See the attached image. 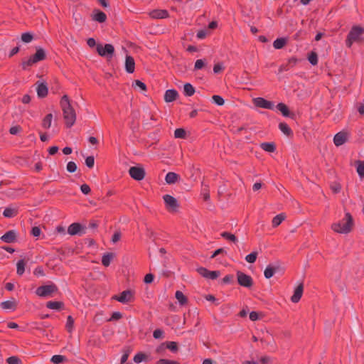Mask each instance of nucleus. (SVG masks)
Here are the masks:
<instances>
[{
	"instance_id": "obj_1",
	"label": "nucleus",
	"mask_w": 364,
	"mask_h": 364,
	"mask_svg": "<svg viewBox=\"0 0 364 364\" xmlns=\"http://www.w3.org/2000/svg\"><path fill=\"white\" fill-rule=\"evenodd\" d=\"M60 105L63 111V119L68 127H71L75 122L76 113L71 105L70 100L68 95H65L62 97Z\"/></svg>"
},
{
	"instance_id": "obj_2",
	"label": "nucleus",
	"mask_w": 364,
	"mask_h": 364,
	"mask_svg": "<svg viewBox=\"0 0 364 364\" xmlns=\"http://www.w3.org/2000/svg\"><path fill=\"white\" fill-rule=\"evenodd\" d=\"M354 226V221L349 213L345 214V217L338 222L331 225V229L340 234H348L350 232Z\"/></svg>"
},
{
	"instance_id": "obj_3",
	"label": "nucleus",
	"mask_w": 364,
	"mask_h": 364,
	"mask_svg": "<svg viewBox=\"0 0 364 364\" xmlns=\"http://www.w3.org/2000/svg\"><path fill=\"white\" fill-rule=\"evenodd\" d=\"M364 33V28L360 26H353L348 33L346 45L350 48L354 42L360 40V36Z\"/></svg>"
},
{
	"instance_id": "obj_4",
	"label": "nucleus",
	"mask_w": 364,
	"mask_h": 364,
	"mask_svg": "<svg viewBox=\"0 0 364 364\" xmlns=\"http://www.w3.org/2000/svg\"><path fill=\"white\" fill-rule=\"evenodd\" d=\"M46 58V53L43 48L38 47L36 48L35 54L31 55L28 59L23 60L22 61V65L23 68L30 67L33 65L35 63L42 61Z\"/></svg>"
},
{
	"instance_id": "obj_5",
	"label": "nucleus",
	"mask_w": 364,
	"mask_h": 364,
	"mask_svg": "<svg viewBox=\"0 0 364 364\" xmlns=\"http://www.w3.org/2000/svg\"><path fill=\"white\" fill-rule=\"evenodd\" d=\"M97 53L102 57H106L107 59L112 58L114 53V48L113 45L107 43L103 46L102 43L97 45Z\"/></svg>"
},
{
	"instance_id": "obj_6",
	"label": "nucleus",
	"mask_w": 364,
	"mask_h": 364,
	"mask_svg": "<svg viewBox=\"0 0 364 364\" xmlns=\"http://www.w3.org/2000/svg\"><path fill=\"white\" fill-rule=\"evenodd\" d=\"M58 287L54 284L44 285L39 287L36 293L38 296L41 297H50L52 296L53 294L57 292Z\"/></svg>"
},
{
	"instance_id": "obj_7",
	"label": "nucleus",
	"mask_w": 364,
	"mask_h": 364,
	"mask_svg": "<svg viewBox=\"0 0 364 364\" xmlns=\"http://www.w3.org/2000/svg\"><path fill=\"white\" fill-rule=\"evenodd\" d=\"M68 233L70 235H83L86 233V227L78 223H74L68 228Z\"/></svg>"
},
{
	"instance_id": "obj_8",
	"label": "nucleus",
	"mask_w": 364,
	"mask_h": 364,
	"mask_svg": "<svg viewBox=\"0 0 364 364\" xmlns=\"http://www.w3.org/2000/svg\"><path fill=\"white\" fill-rule=\"evenodd\" d=\"M237 279L240 285L250 288L253 284V280L252 277L242 272H237Z\"/></svg>"
},
{
	"instance_id": "obj_9",
	"label": "nucleus",
	"mask_w": 364,
	"mask_h": 364,
	"mask_svg": "<svg viewBox=\"0 0 364 364\" xmlns=\"http://www.w3.org/2000/svg\"><path fill=\"white\" fill-rule=\"evenodd\" d=\"M163 198L168 211L175 212L177 210L178 203L175 198L170 195H164Z\"/></svg>"
},
{
	"instance_id": "obj_10",
	"label": "nucleus",
	"mask_w": 364,
	"mask_h": 364,
	"mask_svg": "<svg viewBox=\"0 0 364 364\" xmlns=\"http://www.w3.org/2000/svg\"><path fill=\"white\" fill-rule=\"evenodd\" d=\"M129 173L132 178L136 181H141L144 178L145 171L141 167L132 166L129 168Z\"/></svg>"
},
{
	"instance_id": "obj_11",
	"label": "nucleus",
	"mask_w": 364,
	"mask_h": 364,
	"mask_svg": "<svg viewBox=\"0 0 364 364\" xmlns=\"http://www.w3.org/2000/svg\"><path fill=\"white\" fill-rule=\"evenodd\" d=\"M254 105L256 107L268 109H273L274 107V105L273 102L266 100L265 99L262 97H256L252 100Z\"/></svg>"
},
{
	"instance_id": "obj_12",
	"label": "nucleus",
	"mask_w": 364,
	"mask_h": 364,
	"mask_svg": "<svg viewBox=\"0 0 364 364\" xmlns=\"http://www.w3.org/2000/svg\"><path fill=\"white\" fill-rule=\"evenodd\" d=\"M197 272L203 277L210 279H215L220 275L219 271H209L204 267L198 268Z\"/></svg>"
},
{
	"instance_id": "obj_13",
	"label": "nucleus",
	"mask_w": 364,
	"mask_h": 364,
	"mask_svg": "<svg viewBox=\"0 0 364 364\" xmlns=\"http://www.w3.org/2000/svg\"><path fill=\"white\" fill-rule=\"evenodd\" d=\"M113 298L121 303L126 304L132 301L133 294L132 291L126 290L122 291L119 296L116 295Z\"/></svg>"
},
{
	"instance_id": "obj_14",
	"label": "nucleus",
	"mask_w": 364,
	"mask_h": 364,
	"mask_svg": "<svg viewBox=\"0 0 364 364\" xmlns=\"http://www.w3.org/2000/svg\"><path fill=\"white\" fill-rule=\"evenodd\" d=\"M348 136L347 132H340L337 133L333 138L335 145L337 146L343 145L347 141Z\"/></svg>"
},
{
	"instance_id": "obj_15",
	"label": "nucleus",
	"mask_w": 364,
	"mask_h": 364,
	"mask_svg": "<svg viewBox=\"0 0 364 364\" xmlns=\"http://www.w3.org/2000/svg\"><path fill=\"white\" fill-rule=\"evenodd\" d=\"M149 16L154 19L166 18L168 17V12L165 9H155L149 13Z\"/></svg>"
},
{
	"instance_id": "obj_16",
	"label": "nucleus",
	"mask_w": 364,
	"mask_h": 364,
	"mask_svg": "<svg viewBox=\"0 0 364 364\" xmlns=\"http://www.w3.org/2000/svg\"><path fill=\"white\" fill-rule=\"evenodd\" d=\"M73 18L75 24L78 26H83L85 23V17L77 7H75L73 11Z\"/></svg>"
},
{
	"instance_id": "obj_17",
	"label": "nucleus",
	"mask_w": 364,
	"mask_h": 364,
	"mask_svg": "<svg viewBox=\"0 0 364 364\" xmlns=\"http://www.w3.org/2000/svg\"><path fill=\"white\" fill-rule=\"evenodd\" d=\"M107 17L105 12L100 9H94L92 14V19L99 23H104L106 21Z\"/></svg>"
},
{
	"instance_id": "obj_18",
	"label": "nucleus",
	"mask_w": 364,
	"mask_h": 364,
	"mask_svg": "<svg viewBox=\"0 0 364 364\" xmlns=\"http://www.w3.org/2000/svg\"><path fill=\"white\" fill-rule=\"evenodd\" d=\"M304 287L302 284H300L296 287V288L294 290V294L292 295L291 300L294 303H297L303 294Z\"/></svg>"
},
{
	"instance_id": "obj_19",
	"label": "nucleus",
	"mask_w": 364,
	"mask_h": 364,
	"mask_svg": "<svg viewBox=\"0 0 364 364\" xmlns=\"http://www.w3.org/2000/svg\"><path fill=\"white\" fill-rule=\"evenodd\" d=\"M178 96V93L176 90H168L164 94V100L166 102H171L174 101Z\"/></svg>"
},
{
	"instance_id": "obj_20",
	"label": "nucleus",
	"mask_w": 364,
	"mask_h": 364,
	"mask_svg": "<svg viewBox=\"0 0 364 364\" xmlns=\"http://www.w3.org/2000/svg\"><path fill=\"white\" fill-rule=\"evenodd\" d=\"M1 307L5 310H14L16 307V301L15 299L8 300L1 303Z\"/></svg>"
},
{
	"instance_id": "obj_21",
	"label": "nucleus",
	"mask_w": 364,
	"mask_h": 364,
	"mask_svg": "<svg viewBox=\"0 0 364 364\" xmlns=\"http://www.w3.org/2000/svg\"><path fill=\"white\" fill-rule=\"evenodd\" d=\"M180 178L179 175L174 172H168L165 177V181L168 184H173Z\"/></svg>"
},
{
	"instance_id": "obj_22",
	"label": "nucleus",
	"mask_w": 364,
	"mask_h": 364,
	"mask_svg": "<svg viewBox=\"0 0 364 364\" xmlns=\"http://www.w3.org/2000/svg\"><path fill=\"white\" fill-rule=\"evenodd\" d=\"M16 238V233L15 232L11 230L7 232H6L2 237L1 240L8 243L13 242L15 240Z\"/></svg>"
},
{
	"instance_id": "obj_23",
	"label": "nucleus",
	"mask_w": 364,
	"mask_h": 364,
	"mask_svg": "<svg viewBox=\"0 0 364 364\" xmlns=\"http://www.w3.org/2000/svg\"><path fill=\"white\" fill-rule=\"evenodd\" d=\"M278 269H279V267H273L272 265H268L264 272V275L265 278H267V279L271 278L272 277H273L274 273L277 271H278Z\"/></svg>"
},
{
	"instance_id": "obj_24",
	"label": "nucleus",
	"mask_w": 364,
	"mask_h": 364,
	"mask_svg": "<svg viewBox=\"0 0 364 364\" xmlns=\"http://www.w3.org/2000/svg\"><path fill=\"white\" fill-rule=\"evenodd\" d=\"M36 92L39 97H44L48 94V88L44 84L41 83L38 85Z\"/></svg>"
},
{
	"instance_id": "obj_25",
	"label": "nucleus",
	"mask_w": 364,
	"mask_h": 364,
	"mask_svg": "<svg viewBox=\"0 0 364 364\" xmlns=\"http://www.w3.org/2000/svg\"><path fill=\"white\" fill-rule=\"evenodd\" d=\"M17 214V208L15 207H8L3 212L4 216L6 218H13Z\"/></svg>"
},
{
	"instance_id": "obj_26",
	"label": "nucleus",
	"mask_w": 364,
	"mask_h": 364,
	"mask_svg": "<svg viewBox=\"0 0 364 364\" xmlns=\"http://www.w3.org/2000/svg\"><path fill=\"white\" fill-rule=\"evenodd\" d=\"M287 42L286 38H279L274 41L273 46L275 49H281L287 44Z\"/></svg>"
},
{
	"instance_id": "obj_27",
	"label": "nucleus",
	"mask_w": 364,
	"mask_h": 364,
	"mask_svg": "<svg viewBox=\"0 0 364 364\" xmlns=\"http://www.w3.org/2000/svg\"><path fill=\"white\" fill-rule=\"evenodd\" d=\"M183 93L186 96H192L195 93V89L190 83H186L183 85Z\"/></svg>"
},
{
	"instance_id": "obj_28",
	"label": "nucleus",
	"mask_w": 364,
	"mask_h": 364,
	"mask_svg": "<svg viewBox=\"0 0 364 364\" xmlns=\"http://www.w3.org/2000/svg\"><path fill=\"white\" fill-rule=\"evenodd\" d=\"M261 148L267 152H274L275 151V145L273 143H262L261 144Z\"/></svg>"
},
{
	"instance_id": "obj_29",
	"label": "nucleus",
	"mask_w": 364,
	"mask_h": 364,
	"mask_svg": "<svg viewBox=\"0 0 364 364\" xmlns=\"http://www.w3.org/2000/svg\"><path fill=\"white\" fill-rule=\"evenodd\" d=\"M125 68H135V61L131 55H126Z\"/></svg>"
},
{
	"instance_id": "obj_30",
	"label": "nucleus",
	"mask_w": 364,
	"mask_h": 364,
	"mask_svg": "<svg viewBox=\"0 0 364 364\" xmlns=\"http://www.w3.org/2000/svg\"><path fill=\"white\" fill-rule=\"evenodd\" d=\"M25 266H26V262L24 259L19 260L16 264V268H17V274L18 275H22L25 272Z\"/></svg>"
},
{
	"instance_id": "obj_31",
	"label": "nucleus",
	"mask_w": 364,
	"mask_h": 364,
	"mask_svg": "<svg viewBox=\"0 0 364 364\" xmlns=\"http://www.w3.org/2000/svg\"><path fill=\"white\" fill-rule=\"evenodd\" d=\"M285 219V215L282 213L276 215L272 220L273 227H277Z\"/></svg>"
},
{
	"instance_id": "obj_32",
	"label": "nucleus",
	"mask_w": 364,
	"mask_h": 364,
	"mask_svg": "<svg viewBox=\"0 0 364 364\" xmlns=\"http://www.w3.org/2000/svg\"><path fill=\"white\" fill-rule=\"evenodd\" d=\"M53 115L52 114H47L43 120L42 125L45 129H48L51 126Z\"/></svg>"
},
{
	"instance_id": "obj_33",
	"label": "nucleus",
	"mask_w": 364,
	"mask_h": 364,
	"mask_svg": "<svg viewBox=\"0 0 364 364\" xmlns=\"http://www.w3.org/2000/svg\"><path fill=\"white\" fill-rule=\"evenodd\" d=\"M357 167L356 171L360 178L364 177V161H356Z\"/></svg>"
},
{
	"instance_id": "obj_34",
	"label": "nucleus",
	"mask_w": 364,
	"mask_h": 364,
	"mask_svg": "<svg viewBox=\"0 0 364 364\" xmlns=\"http://www.w3.org/2000/svg\"><path fill=\"white\" fill-rule=\"evenodd\" d=\"M114 255L112 253H107L104 255L102 259V264L105 265V267H108Z\"/></svg>"
},
{
	"instance_id": "obj_35",
	"label": "nucleus",
	"mask_w": 364,
	"mask_h": 364,
	"mask_svg": "<svg viewBox=\"0 0 364 364\" xmlns=\"http://www.w3.org/2000/svg\"><path fill=\"white\" fill-rule=\"evenodd\" d=\"M132 87L135 89H139L141 91H146V85L142 82L141 81L139 80H136L132 83Z\"/></svg>"
},
{
	"instance_id": "obj_36",
	"label": "nucleus",
	"mask_w": 364,
	"mask_h": 364,
	"mask_svg": "<svg viewBox=\"0 0 364 364\" xmlns=\"http://www.w3.org/2000/svg\"><path fill=\"white\" fill-rule=\"evenodd\" d=\"M308 60L312 65H316L318 63V55L316 52L311 51L308 55Z\"/></svg>"
},
{
	"instance_id": "obj_37",
	"label": "nucleus",
	"mask_w": 364,
	"mask_h": 364,
	"mask_svg": "<svg viewBox=\"0 0 364 364\" xmlns=\"http://www.w3.org/2000/svg\"><path fill=\"white\" fill-rule=\"evenodd\" d=\"M33 39V36L32 33L29 32L23 33L21 35V41L23 43H28L31 42Z\"/></svg>"
},
{
	"instance_id": "obj_38",
	"label": "nucleus",
	"mask_w": 364,
	"mask_h": 364,
	"mask_svg": "<svg viewBox=\"0 0 364 364\" xmlns=\"http://www.w3.org/2000/svg\"><path fill=\"white\" fill-rule=\"evenodd\" d=\"M65 360L66 358L63 355H55L51 358L50 361L54 364H60L65 361Z\"/></svg>"
},
{
	"instance_id": "obj_39",
	"label": "nucleus",
	"mask_w": 364,
	"mask_h": 364,
	"mask_svg": "<svg viewBox=\"0 0 364 364\" xmlns=\"http://www.w3.org/2000/svg\"><path fill=\"white\" fill-rule=\"evenodd\" d=\"M63 306V303L59 301H48L46 306L50 309H59Z\"/></svg>"
},
{
	"instance_id": "obj_40",
	"label": "nucleus",
	"mask_w": 364,
	"mask_h": 364,
	"mask_svg": "<svg viewBox=\"0 0 364 364\" xmlns=\"http://www.w3.org/2000/svg\"><path fill=\"white\" fill-rule=\"evenodd\" d=\"M277 107L284 116L288 117L289 115L288 107L284 104L279 103L277 105Z\"/></svg>"
},
{
	"instance_id": "obj_41",
	"label": "nucleus",
	"mask_w": 364,
	"mask_h": 364,
	"mask_svg": "<svg viewBox=\"0 0 364 364\" xmlns=\"http://www.w3.org/2000/svg\"><path fill=\"white\" fill-rule=\"evenodd\" d=\"M280 130L287 136L291 134V131L289 127L286 123H280L279 125Z\"/></svg>"
},
{
	"instance_id": "obj_42",
	"label": "nucleus",
	"mask_w": 364,
	"mask_h": 364,
	"mask_svg": "<svg viewBox=\"0 0 364 364\" xmlns=\"http://www.w3.org/2000/svg\"><path fill=\"white\" fill-rule=\"evenodd\" d=\"M176 298L177 299V300L178 301V302L183 305L185 304L186 302H187V299L186 297L183 295V294L180 291H177L176 292Z\"/></svg>"
},
{
	"instance_id": "obj_43",
	"label": "nucleus",
	"mask_w": 364,
	"mask_h": 364,
	"mask_svg": "<svg viewBox=\"0 0 364 364\" xmlns=\"http://www.w3.org/2000/svg\"><path fill=\"white\" fill-rule=\"evenodd\" d=\"M221 236L223 237H224L225 239L230 240L231 242H236L237 241L236 237L234 235H232L230 232H222Z\"/></svg>"
},
{
	"instance_id": "obj_44",
	"label": "nucleus",
	"mask_w": 364,
	"mask_h": 364,
	"mask_svg": "<svg viewBox=\"0 0 364 364\" xmlns=\"http://www.w3.org/2000/svg\"><path fill=\"white\" fill-rule=\"evenodd\" d=\"M257 256V252H253L246 256L245 260L249 263H254L256 261Z\"/></svg>"
},
{
	"instance_id": "obj_45",
	"label": "nucleus",
	"mask_w": 364,
	"mask_h": 364,
	"mask_svg": "<svg viewBox=\"0 0 364 364\" xmlns=\"http://www.w3.org/2000/svg\"><path fill=\"white\" fill-rule=\"evenodd\" d=\"M213 102L215 103L218 106H222L224 105L225 101L222 97L220 95H213L212 97Z\"/></svg>"
},
{
	"instance_id": "obj_46",
	"label": "nucleus",
	"mask_w": 364,
	"mask_h": 364,
	"mask_svg": "<svg viewBox=\"0 0 364 364\" xmlns=\"http://www.w3.org/2000/svg\"><path fill=\"white\" fill-rule=\"evenodd\" d=\"M176 138L184 139L186 137V131L183 129H176L174 132Z\"/></svg>"
},
{
	"instance_id": "obj_47",
	"label": "nucleus",
	"mask_w": 364,
	"mask_h": 364,
	"mask_svg": "<svg viewBox=\"0 0 364 364\" xmlns=\"http://www.w3.org/2000/svg\"><path fill=\"white\" fill-rule=\"evenodd\" d=\"M167 348H168L172 352H176L178 350V346L176 342L169 341L166 343Z\"/></svg>"
},
{
	"instance_id": "obj_48",
	"label": "nucleus",
	"mask_w": 364,
	"mask_h": 364,
	"mask_svg": "<svg viewBox=\"0 0 364 364\" xmlns=\"http://www.w3.org/2000/svg\"><path fill=\"white\" fill-rule=\"evenodd\" d=\"M6 362L9 364H21V360L16 356H11L7 358Z\"/></svg>"
},
{
	"instance_id": "obj_49",
	"label": "nucleus",
	"mask_w": 364,
	"mask_h": 364,
	"mask_svg": "<svg viewBox=\"0 0 364 364\" xmlns=\"http://www.w3.org/2000/svg\"><path fill=\"white\" fill-rule=\"evenodd\" d=\"M66 169L70 173H73L77 170V165L73 161H70L67 164Z\"/></svg>"
},
{
	"instance_id": "obj_50",
	"label": "nucleus",
	"mask_w": 364,
	"mask_h": 364,
	"mask_svg": "<svg viewBox=\"0 0 364 364\" xmlns=\"http://www.w3.org/2000/svg\"><path fill=\"white\" fill-rule=\"evenodd\" d=\"M331 189L332 190V191L333 193H337L340 192V191L341 189V186L340 183H338L337 182H333L331 185Z\"/></svg>"
},
{
	"instance_id": "obj_51",
	"label": "nucleus",
	"mask_w": 364,
	"mask_h": 364,
	"mask_svg": "<svg viewBox=\"0 0 364 364\" xmlns=\"http://www.w3.org/2000/svg\"><path fill=\"white\" fill-rule=\"evenodd\" d=\"M85 164L88 168H92L95 164V159L93 156H87L85 159Z\"/></svg>"
},
{
	"instance_id": "obj_52",
	"label": "nucleus",
	"mask_w": 364,
	"mask_h": 364,
	"mask_svg": "<svg viewBox=\"0 0 364 364\" xmlns=\"http://www.w3.org/2000/svg\"><path fill=\"white\" fill-rule=\"evenodd\" d=\"M146 358V355L143 353H138L136 354L134 358V360L135 363H139L141 362H142Z\"/></svg>"
},
{
	"instance_id": "obj_53",
	"label": "nucleus",
	"mask_w": 364,
	"mask_h": 364,
	"mask_svg": "<svg viewBox=\"0 0 364 364\" xmlns=\"http://www.w3.org/2000/svg\"><path fill=\"white\" fill-rule=\"evenodd\" d=\"M261 315H262V314H259L256 311H252L250 314V318L251 321H257L258 319H259Z\"/></svg>"
},
{
	"instance_id": "obj_54",
	"label": "nucleus",
	"mask_w": 364,
	"mask_h": 364,
	"mask_svg": "<svg viewBox=\"0 0 364 364\" xmlns=\"http://www.w3.org/2000/svg\"><path fill=\"white\" fill-rule=\"evenodd\" d=\"M73 323H74V320L73 318H72L71 316H68V318H67V323H66V327L68 328V330L69 331H71V329L73 328Z\"/></svg>"
},
{
	"instance_id": "obj_55",
	"label": "nucleus",
	"mask_w": 364,
	"mask_h": 364,
	"mask_svg": "<svg viewBox=\"0 0 364 364\" xmlns=\"http://www.w3.org/2000/svg\"><path fill=\"white\" fill-rule=\"evenodd\" d=\"M146 235L149 238L152 239L154 241L156 240V233L151 228H146Z\"/></svg>"
},
{
	"instance_id": "obj_56",
	"label": "nucleus",
	"mask_w": 364,
	"mask_h": 364,
	"mask_svg": "<svg viewBox=\"0 0 364 364\" xmlns=\"http://www.w3.org/2000/svg\"><path fill=\"white\" fill-rule=\"evenodd\" d=\"M171 259V258L169 256L164 257V260H163L162 263H163V267L164 269H167L169 267Z\"/></svg>"
},
{
	"instance_id": "obj_57",
	"label": "nucleus",
	"mask_w": 364,
	"mask_h": 364,
	"mask_svg": "<svg viewBox=\"0 0 364 364\" xmlns=\"http://www.w3.org/2000/svg\"><path fill=\"white\" fill-rule=\"evenodd\" d=\"M163 335H164V331L161 329H156L154 331V333H153V336L156 338V339H158V338H161L163 337Z\"/></svg>"
},
{
	"instance_id": "obj_58",
	"label": "nucleus",
	"mask_w": 364,
	"mask_h": 364,
	"mask_svg": "<svg viewBox=\"0 0 364 364\" xmlns=\"http://www.w3.org/2000/svg\"><path fill=\"white\" fill-rule=\"evenodd\" d=\"M156 364H178V363L173 360L161 359L159 361H157Z\"/></svg>"
},
{
	"instance_id": "obj_59",
	"label": "nucleus",
	"mask_w": 364,
	"mask_h": 364,
	"mask_svg": "<svg viewBox=\"0 0 364 364\" xmlns=\"http://www.w3.org/2000/svg\"><path fill=\"white\" fill-rule=\"evenodd\" d=\"M87 43L90 48L95 47L97 48V45L98 43H96L95 40L93 38H90L87 41Z\"/></svg>"
},
{
	"instance_id": "obj_60",
	"label": "nucleus",
	"mask_w": 364,
	"mask_h": 364,
	"mask_svg": "<svg viewBox=\"0 0 364 364\" xmlns=\"http://www.w3.org/2000/svg\"><path fill=\"white\" fill-rule=\"evenodd\" d=\"M122 316V314L120 312L116 311L114 312L111 316V318L109 319V321L112 320H119Z\"/></svg>"
},
{
	"instance_id": "obj_61",
	"label": "nucleus",
	"mask_w": 364,
	"mask_h": 364,
	"mask_svg": "<svg viewBox=\"0 0 364 364\" xmlns=\"http://www.w3.org/2000/svg\"><path fill=\"white\" fill-rule=\"evenodd\" d=\"M31 233L34 237H38L41 233V230L38 227H33L31 230Z\"/></svg>"
},
{
	"instance_id": "obj_62",
	"label": "nucleus",
	"mask_w": 364,
	"mask_h": 364,
	"mask_svg": "<svg viewBox=\"0 0 364 364\" xmlns=\"http://www.w3.org/2000/svg\"><path fill=\"white\" fill-rule=\"evenodd\" d=\"M80 190L84 194H88L90 192V188L87 184H82L80 187Z\"/></svg>"
},
{
	"instance_id": "obj_63",
	"label": "nucleus",
	"mask_w": 364,
	"mask_h": 364,
	"mask_svg": "<svg viewBox=\"0 0 364 364\" xmlns=\"http://www.w3.org/2000/svg\"><path fill=\"white\" fill-rule=\"evenodd\" d=\"M121 238V233L119 232H115L112 236V241L114 243L118 242Z\"/></svg>"
},
{
	"instance_id": "obj_64",
	"label": "nucleus",
	"mask_w": 364,
	"mask_h": 364,
	"mask_svg": "<svg viewBox=\"0 0 364 364\" xmlns=\"http://www.w3.org/2000/svg\"><path fill=\"white\" fill-rule=\"evenodd\" d=\"M357 109L360 114L364 115V104L363 103H358L357 105Z\"/></svg>"
}]
</instances>
